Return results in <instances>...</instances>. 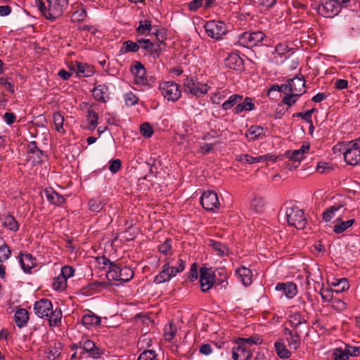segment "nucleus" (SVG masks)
Here are the masks:
<instances>
[{
    "label": "nucleus",
    "mask_w": 360,
    "mask_h": 360,
    "mask_svg": "<svg viewBox=\"0 0 360 360\" xmlns=\"http://www.w3.org/2000/svg\"><path fill=\"white\" fill-rule=\"evenodd\" d=\"M205 29L207 35L215 39H221L227 32L226 24L221 21H208L205 25Z\"/></svg>",
    "instance_id": "0eeeda50"
},
{
    "label": "nucleus",
    "mask_w": 360,
    "mask_h": 360,
    "mask_svg": "<svg viewBox=\"0 0 360 360\" xmlns=\"http://www.w3.org/2000/svg\"><path fill=\"white\" fill-rule=\"evenodd\" d=\"M131 72L134 76V82L137 84H146L148 79L146 77V70L143 64L136 62L134 66L131 67Z\"/></svg>",
    "instance_id": "dca6fc26"
},
{
    "label": "nucleus",
    "mask_w": 360,
    "mask_h": 360,
    "mask_svg": "<svg viewBox=\"0 0 360 360\" xmlns=\"http://www.w3.org/2000/svg\"><path fill=\"white\" fill-rule=\"evenodd\" d=\"M331 306L337 311H341L346 309V304L340 298L335 297L331 302Z\"/></svg>",
    "instance_id": "052dcab7"
},
{
    "label": "nucleus",
    "mask_w": 360,
    "mask_h": 360,
    "mask_svg": "<svg viewBox=\"0 0 360 360\" xmlns=\"http://www.w3.org/2000/svg\"><path fill=\"white\" fill-rule=\"evenodd\" d=\"M172 262H173V259H172L170 258H166L164 260V264L162 266L161 271L154 278V282L155 283L160 284V283H163L165 282H168L173 277L175 276L171 270V264L172 263Z\"/></svg>",
    "instance_id": "ddd939ff"
},
{
    "label": "nucleus",
    "mask_w": 360,
    "mask_h": 360,
    "mask_svg": "<svg viewBox=\"0 0 360 360\" xmlns=\"http://www.w3.org/2000/svg\"><path fill=\"white\" fill-rule=\"evenodd\" d=\"M265 205V201L263 198L255 197L250 202V208L255 212H260L262 211Z\"/></svg>",
    "instance_id": "a19ab883"
},
{
    "label": "nucleus",
    "mask_w": 360,
    "mask_h": 360,
    "mask_svg": "<svg viewBox=\"0 0 360 360\" xmlns=\"http://www.w3.org/2000/svg\"><path fill=\"white\" fill-rule=\"evenodd\" d=\"M282 88L285 94L297 93L298 95L302 96L305 92V81L303 77L296 76L289 79L286 84H282Z\"/></svg>",
    "instance_id": "6e6552de"
},
{
    "label": "nucleus",
    "mask_w": 360,
    "mask_h": 360,
    "mask_svg": "<svg viewBox=\"0 0 360 360\" xmlns=\"http://www.w3.org/2000/svg\"><path fill=\"white\" fill-rule=\"evenodd\" d=\"M254 108L255 104L252 103V98L246 97L242 103H238L236 106L234 110L236 113H240L243 111H251Z\"/></svg>",
    "instance_id": "4c0bfd02"
},
{
    "label": "nucleus",
    "mask_w": 360,
    "mask_h": 360,
    "mask_svg": "<svg viewBox=\"0 0 360 360\" xmlns=\"http://www.w3.org/2000/svg\"><path fill=\"white\" fill-rule=\"evenodd\" d=\"M0 83L4 87L5 89L9 92L13 94L15 92L14 85L11 79H8L4 77L0 78Z\"/></svg>",
    "instance_id": "0e129e2a"
},
{
    "label": "nucleus",
    "mask_w": 360,
    "mask_h": 360,
    "mask_svg": "<svg viewBox=\"0 0 360 360\" xmlns=\"http://www.w3.org/2000/svg\"><path fill=\"white\" fill-rule=\"evenodd\" d=\"M82 323L86 328H91L96 327L101 324V318L93 312L89 311L88 313L85 314L82 319Z\"/></svg>",
    "instance_id": "393cba45"
},
{
    "label": "nucleus",
    "mask_w": 360,
    "mask_h": 360,
    "mask_svg": "<svg viewBox=\"0 0 360 360\" xmlns=\"http://www.w3.org/2000/svg\"><path fill=\"white\" fill-rule=\"evenodd\" d=\"M138 43L140 44V47L145 49L148 52H153V47L154 44L149 39H138Z\"/></svg>",
    "instance_id": "338daca9"
},
{
    "label": "nucleus",
    "mask_w": 360,
    "mask_h": 360,
    "mask_svg": "<svg viewBox=\"0 0 360 360\" xmlns=\"http://www.w3.org/2000/svg\"><path fill=\"white\" fill-rule=\"evenodd\" d=\"M61 345L60 342L55 343L53 347H51L48 352L47 357L49 359H56L60 354Z\"/></svg>",
    "instance_id": "3c124183"
},
{
    "label": "nucleus",
    "mask_w": 360,
    "mask_h": 360,
    "mask_svg": "<svg viewBox=\"0 0 360 360\" xmlns=\"http://www.w3.org/2000/svg\"><path fill=\"white\" fill-rule=\"evenodd\" d=\"M151 30V21L149 20L139 21V25L136 28V32L139 35H144L147 32Z\"/></svg>",
    "instance_id": "49530a36"
},
{
    "label": "nucleus",
    "mask_w": 360,
    "mask_h": 360,
    "mask_svg": "<svg viewBox=\"0 0 360 360\" xmlns=\"http://www.w3.org/2000/svg\"><path fill=\"white\" fill-rule=\"evenodd\" d=\"M156 357L155 352L153 350H146L139 356L138 360H154Z\"/></svg>",
    "instance_id": "e2e57ef3"
},
{
    "label": "nucleus",
    "mask_w": 360,
    "mask_h": 360,
    "mask_svg": "<svg viewBox=\"0 0 360 360\" xmlns=\"http://www.w3.org/2000/svg\"><path fill=\"white\" fill-rule=\"evenodd\" d=\"M289 323L295 328V330H301L302 326H306L307 321L300 312H295L289 316Z\"/></svg>",
    "instance_id": "bb28decb"
},
{
    "label": "nucleus",
    "mask_w": 360,
    "mask_h": 360,
    "mask_svg": "<svg viewBox=\"0 0 360 360\" xmlns=\"http://www.w3.org/2000/svg\"><path fill=\"white\" fill-rule=\"evenodd\" d=\"M268 156H257L252 157L248 154L238 155L236 156V160L241 163L254 164L266 160Z\"/></svg>",
    "instance_id": "7c9ffc66"
},
{
    "label": "nucleus",
    "mask_w": 360,
    "mask_h": 360,
    "mask_svg": "<svg viewBox=\"0 0 360 360\" xmlns=\"http://www.w3.org/2000/svg\"><path fill=\"white\" fill-rule=\"evenodd\" d=\"M274 348L277 355L281 359H288L292 355V352L287 349L282 340L275 342Z\"/></svg>",
    "instance_id": "c756f323"
},
{
    "label": "nucleus",
    "mask_w": 360,
    "mask_h": 360,
    "mask_svg": "<svg viewBox=\"0 0 360 360\" xmlns=\"http://www.w3.org/2000/svg\"><path fill=\"white\" fill-rule=\"evenodd\" d=\"M265 37V34L261 31L246 32L240 36L239 41L244 46L251 47L257 45Z\"/></svg>",
    "instance_id": "9d476101"
},
{
    "label": "nucleus",
    "mask_w": 360,
    "mask_h": 360,
    "mask_svg": "<svg viewBox=\"0 0 360 360\" xmlns=\"http://www.w3.org/2000/svg\"><path fill=\"white\" fill-rule=\"evenodd\" d=\"M159 89L163 97L168 101H177L181 95L180 86L174 82H163L159 85Z\"/></svg>",
    "instance_id": "39448f33"
},
{
    "label": "nucleus",
    "mask_w": 360,
    "mask_h": 360,
    "mask_svg": "<svg viewBox=\"0 0 360 360\" xmlns=\"http://www.w3.org/2000/svg\"><path fill=\"white\" fill-rule=\"evenodd\" d=\"M44 156V154L42 150L40 149L38 150H36L35 153H34L32 155H29V160L32 162L34 165L39 164L43 161V157Z\"/></svg>",
    "instance_id": "13d9d810"
},
{
    "label": "nucleus",
    "mask_w": 360,
    "mask_h": 360,
    "mask_svg": "<svg viewBox=\"0 0 360 360\" xmlns=\"http://www.w3.org/2000/svg\"><path fill=\"white\" fill-rule=\"evenodd\" d=\"M53 119L56 127V130L60 133H65V131L63 129V123H64V117L59 112H56L53 115Z\"/></svg>",
    "instance_id": "ea45409f"
},
{
    "label": "nucleus",
    "mask_w": 360,
    "mask_h": 360,
    "mask_svg": "<svg viewBox=\"0 0 360 360\" xmlns=\"http://www.w3.org/2000/svg\"><path fill=\"white\" fill-rule=\"evenodd\" d=\"M14 317L15 322L19 328L24 327L29 319L28 312L25 309H18L15 313Z\"/></svg>",
    "instance_id": "2f4dec72"
},
{
    "label": "nucleus",
    "mask_w": 360,
    "mask_h": 360,
    "mask_svg": "<svg viewBox=\"0 0 360 360\" xmlns=\"http://www.w3.org/2000/svg\"><path fill=\"white\" fill-rule=\"evenodd\" d=\"M89 210L92 212H99L103 208V205L100 200L91 199L89 201Z\"/></svg>",
    "instance_id": "680f3d73"
},
{
    "label": "nucleus",
    "mask_w": 360,
    "mask_h": 360,
    "mask_svg": "<svg viewBox=\"0 0 360 360\" xmlns=\"http://www.w3.org/2000/svg\"><path fill=\"white\" fill-rule=\"evenodd\" d=\"M159 251L163 255H167L172 250V240L167 239L162 244L158 247Z\"/></svg>",
    "instance_id": "bf43d9fd"
},
{
    "label": "nucleus",
    "mask_w": 360,
    "mask_h": 360,
    "mask_svg": "<svg viewBox=\"0 0 360 360\" xmlns=\"http://www.w3.org/2000/svg\"><path fill=\"white\" fill-rule=\"evenodd\" d=\"M215 274L211 269L205 266L200 269V288L202 292L208 291L214 285Z\"/></svg>",
    "instance_id": "f8f14e48"
},
{
    "label": "nucleus",
    "mask_w": 360,
    "mask_h": 360,
    "mask_svg": "<svg viewBox=\"0 0 360 360\" xmlns=\"http://www.w3.org/2000/svg\"><path fill=\"white\" fill-rule=\"evenodd\" d=\"M231 353L233 360H250L252 356L250 348H243L238 345L232 348Z\"/></svg>",
    "instance_id": "6ab92c4d"
},
{
    "label": "nucleus",
    "mask_w": 360,
    "mask_h": 360,
    "mask_svg": "<svg viewBox=\"0 0 360 360\" xmlns=\"http://www.w3.org/2000/svg\"><path fill=\"white\" fill-rule=\"evenodd\" d=\"M98 115L94 110H88L87 112V120L90 124L88 127L89 129H94L98 125Z\"/></svg>",
    "instance_id": "de8ad7c7"
},
{
    "label": "nucleus",
    "mask_w": 360,
    "mask_h": 360,
    "mask_svg": "<svg viewBox=\"0 0 360 360\" xmlns=\"http://www.w3.org/2000/svg\"><path fill=\"white\" fill-rule=\"evenodd\" d=\"M208 245L212 247L218 255L224 256L229 253V249L226 245L212 239H210Z\"/></svg>",
    "instance_id": "e433bc0d"
},
{
    "label": "nucleus",
    "mask_w": 360,
    "mask_h": 360,
    "mask_svg": "<svg viewBox=\"0 0 360 360\" xmlns=\"http://www.w3.org/2000/svg\"><path fill=\"white\" fill-rule=\"evenodd\" d=\"M342 207L343 206L341 204H335L327 208L323 212V220L326 222L330 221L335 217L336 212L342 209Z\"/></svg>",
    "instance_id": "c9c22d12"
},
{
    "label": "nucleus",
    "mask_w": 360,
    "mask_h": 360,
    "mask_svg": "<svg viewBox=\"0 0 360 360\" xmlns=\"http://www.w3.org/2000/svg\"><path fill=\"white\" fill-rule=\"evenodd\" d=\"M76 66H77V74L79 77H90L94 72V68L91 65H87L86 63L77 62Z\"/></svg>",
    "instance_id": "473e14b6"
},
{
    "label": "nucleus",
    "mask_w": 360,
    "mask_h": 360,
    "mask_svg": "<svg viewBox=\"0 0 360 360\" xmlns=\"http://www.w3.org/2000/svg\"><path fill=\"white\" fill-rule=\"evenodd\" d=\"M20 263L22 270L25 273H30L31 269L37 266L35 258L29 253L20 255Z\"/></svg>",
    "instance_id": "aec40b11"
},
{
    "label": "nucleus",
    "mask_w": 360,
    "mask_h": 360,
    "mask_svg": "<svg viewBox=\"0 0 360 360\" xmlns=\"http://www.w3.org/2000/svg\"><path fill=\"white\" fill-rule=\"evenodd\" d=\"M34 310L35 314L41 319H48L51 326H56L62 319V311L56 307L53 308L51 302L48 299H41L34 304Z\"/></svg>",
    "instance_id": "f257e3e1"
},
{
    "label": "nucleus",
    "mask_w": 360,
    "mask_h": 360,
    "mask_svg": "<svg viewBox=\"0 0 360 360\" xmlns=\"http://www.w3.org/2000/svg\"><path fill=\"white\" fill-rule=\"evenodd\" d=\"M74 273L75 269L72 266H65L61 269L60 275L68 280V278L73 276Z\"/></svg>",
    "instance_id": "69168bd1"
},
{
    "label": "nucleus",
    "mask_w": 360,
    "mask_h": 360,
    "mask_svg": "<svg viewBox=\"0 0 360 360\" xmlns=\"http://www.w3.org/2000/svg\"><path fill=\"white\" fill-rule=\"evenodd\" d=\"M344 157L348 165L354 166L360 164V147L356 146V143L349 142Z\"/></svg>",
    "instance_id": "9b49d317"
},
{
    "label": "nucleus",
    "mask_w": 360,
    "mask_h": 360,
    "mask_svg": "<svg viewBox=\"0 0 360 360\" xmlns=\"http://www.w3.org/2000/svg\"><path fill=\"white\" fill-rule=\"evenodd\" d=\"M44 193L47 200L53 205L58 206L61 205L65 200V198L62 195H60L51 188L45 189Z\"/></svg>",
    "instance_id": "cd10ccee"
},
{
    "label": "nucleus",
    "mask_w": 360,
    "mask_h": 360,
    "mask_svg": "<svg viewBox=\"0 0 360 360\" xmlns=\"http://www.w3.org/2000/svg\"><path fill=\"white\" fill-rule=\"evenodd\" d=\"M47 5L42 0H34L35 6L48 20H54L60 17L68 5V0H46Z\"/></svg>",
    "instance_id": "f03ea898"
},
{
    "label": "nucleus",
    "mask_w": 360,
    "mask_h": 360,
    "mask_svg": "<svg viewBox=\"0 0 360 360\" xmlns=\"http://www.w3.org/2000/svg\"><path fill=\"white\" fill-rule=\"evenodd\" d=\"M186 261L182 258H179L175 266L171 264L172 272L176 276L178 273L182 272L185 269Z\"/></svg>",
    "instance_id": "4d7b16f0"
},
{
    "label": "nucleus",
    "mask_w": 360,
    "mask_h": 360,
    "mask_svg": "<svg viewBox=\"0 0 360 360\" xmlns=\"http://www.w3.org/2000/svg\"><path fill=\"white\" fill-rule=\"evenodd\" d=\"M11 255V250L8 246L4 244L0 246V262L7 260Z\"/></svg>",
    "instance_id": "6e6d98bb"
},
{
    "label": "nucleus",
    "mask_w": 360,
    "mask_h": 360,
    "mask_svg": "<svg viewBox=\"0 0 360 360\" xmlns=\"http://www.w3.org/2000/svg\"><path fill=\"white\" fill-rule=\"evenodd\" d=\"M184 85L188 91L197 97L206 94L210 89L207 84L200 83L193 77H187Z\"/></svg>",
    "instance_id": "423d86ee"
},
{
    "label": "nucleus",
    "mask_w": 360,
    "mask_h": 360,
    "mask_svg": "<svg viewBox=\"0 0 360 360\" xmlns=\"http://www.w3.org/2000/svg\"><path fill=\"white\" fill-rule=\"evenodd\" d=\"M262 339L257 335H254L249 338H241L236 340V345H238L243 348H250V347L253 345H257L262 344Z\"/></svg>",
    "instance_id": "c85d7f7f"
},
{
    "label": "nucleus",
    "mask_w": 360,
    "mask_h": 360,
    "mask_svg": "<svg viewBox=\"0 0 360 360\" xmlns=\"http://www.w3.org/2000/svg\"><path fill=\"white\" fill-rule=\"evenodd\" d=\"M243 99V96L238 94L231 96L227 101L222 104V108L225 110L231 109L238 101Z\"/></svg>",
    "instance_id": "37998d69"
},
{
    "label": "nucleus",
    "mask_w": 360,
    "mask_h": 360,
    "mask_svg": "<svg viewBox=\"0 0 360 360\" xmlns=\"http://www.w3.org/2000/svg\"><path fill=\"white\" fill-rule=\"evenodd\" d=\"M354 223V219H349L345 221H341L333 226V231L336 233H341L351 227Z\"/></svg>",
    "instance_id": "c03bdc74"
},
{
    "label": "nucleus",
    "mask_w": 360,
    "mask_h": 360,
    "mask_svg": "<svg viewBox=\"0 0 360 360\" xmlns=\"http://www.w3.org/2000/svg\"><path fill=\"white\" fill-rule=\"evenodd\" d=\"M285 219L288 224L297 229H304L307 221L304 211L296 205L288 207L285 209Z\"/></svg>",
    "instance_id": "7ed1b4c3"
},
{
    "label": "nucleus",
    "mask_w": 360,
    "mask_h": 360,
    "mask_svg": "<svg viewBox=\"0 0 360 360\" xmlns=\"http://www.w3.org/2000/svg\"><path fill=\"white\" fill-rule=\"evenodd\" d=\"M2 226L12 232H17L19 230V223L15 218L11 214H7L1 217Z\"/></svg>",
    "instance_id": "5701e85b"
},
{
    "label": "nucleus",
    "mask_w": 360,
    "mask_h": 360,
    "mask_svg": "<svg viewBox=\"0 0 360 360\" xmlns=\"http://www.w3.org/2000/svg\"><path fill=\"white\" fill-rule=\"evenodd\" d=\"M140 49V44L136 42H134L131 40H128L124 41L120 49V52L122 53H127L129 52H137Z\"/></svg>",
    "instance_id": "58836bf2"
},
{
    "label": "nucleus",
    "mask_w": 360,
    "mask_h": 360,
    "mask_svg": "<svg viewBox=\"0 0 360 360\" xmlns=\"http://www.w3.org/2000/svg\"><path fill=\"white\" fill-rule=\"evenodd\" d=\"M80 347L86 352L89 356L94 359H98L101 356V355L103 353V351L96 347V344L89 340L84 339L79 342Z\"/></svg>",
    "instance_id": "2eb2a0df"
},
{
    "label": "nucleus",
    "mask_w": 360,
    "mask_h": 360,
    "mask_svg": "<svg viewBox=\"0 0 360 360\" xmlns=\"http://www.w3.org/2000/svg\"><path fill=\"white\" fill-rule=\"evenodd\" d=\"M124 100L127 105H134L137 103L139 98L132 92H129L125 94Z\"/></svg>",
    "instance_id": "774afa93"
},
{
    "label": "nucleus",
    "mask_w": 360,
    "mask_h": 360,
    "mask_svg": "<svg viewBox=\"0 0 360 360\" xmlns=\"http://www.w3.org/2000/svg\"><path fill=\"white\" fill-rule=\"evenodd\" d=\"M108 86L106 84H99L93 90L94 98L101 102L105 103L108 98Z\"/></svg>",
    "instance_id": "a878e982"
},
{
    "label": "nucleus",
    "mask_w": 360,
    "mask_h": 360,
    "mask_svg": "<svg viewBox=\"0 0 360 360\" xmlns=\"http://www.w3.org/2000/svg\"><path fill=\"white\" fill-rule=\"evenodd\" d=\"M285 94L286 96L283 98L282 103L288 105V106L293 105L300 96L297 93H289Z\"/></svg>",
    "instance_id": "603ef678"
},
{
    "label": "nucleus",
    "mask_w": 360,
    "mask_h": 360,
    "mask_svg": "<svg viewBox=\"0 0 360 360\" xmlns=\"http://www.w3.org/2000/svg\"><path fill=\"white\" fill-rule=\"evenodd\" d=\"M266 129L259 125L251 126L247 131L245 136L250 141H255L257 139H262L266 135Z\"/></svg>",
    "instance_id": "b1692460"
},
{
    "label": "nucleus",
    "mask_w": 360,
    "mask_h": 360,
    "mask_svg": "<svg viewBox=\"0 0 360 360\" xmlns=\"http://www.w3.org/2000/svg\"><path fill=\"white\" fill-rule=\"evenodd\" d=\"M225 65L229 69L240 71L243 68V60L238 53H231L226 58Z\"/></svg>",
    "instance_id": "f3484780"
},
{
    "label": "nucleus",
    "mask_w": 360,
    "mask_h": 360,
    "mask_svg": "<svg viewBox=\"0 0 360 360\" xmlns=\"http://www.w3.org/2000/svg\"><path fill=\"white\" fill-rule=\"evenodd\" d=\"M309 150V145H302L300 149L292 151H287L286 156L292 161L300 162L304 158V155Z\"/></svg>",
    "instance_id": "4be33fe9"
},
{
    "label": "nucleus",
    "mask_w": 360,
    "mask_h": 360,
    "mask_svg": "<svg viewBox=\"0 0 360 360\" xmlns=\"http://www.w3.org/2000/svg\"><path fill=\"white\" fill-rule=\"evenodd\" d=\"M236 272L240 278L243 285H248L251 283L252 275V271L250 269L242 266L238 268Z\"/></svg>",
    "instance_id": "f704fd0d"
},
{
    "label": "nucleus",
    "mask_w": 360,
    "mask_h": 360,
    "mask_svg": "<svg viewBox=\"0 0 360 360\" xmlns=\"http://www.w3.org/2000/svg\"><path fill=\"white\" fill-rule=\"evenodd\" d=\"M134 271L127 266L111 264L110 270L106 273L108 281H129L134 276Z\"/></svg>",
    "instance_id": "20e7f679"
},
{
    "label": "nucleus",
    "mask_w": 360,
    "mask_h": 360,
    "mask_svg": "<svg viewBox=\"0 0 360 360\" xmlns=\"http://www.w3.org/2000/svg\"><path fill=\"white\" fill-rule=\"evenodd\" d=\"M140 131L142 136H143L146 138L151 137L153 134V127L148 122H145L141 125Z\"/></svg>",
    "instance_id": "5fc2aeb1"
},
{
    "label": "nucleus",
    "mask_w": 360,
    "mask_h": 360,
    "mask_svg": "<svg viewBox=\"0 0 360 360\" xmlns=\"http://www.w3.org/2000/svg\"><path fill=\"white\" fill-rule=\"evenodd\" d=\"M52 287L55 290H64L67 287V280L58 275L53 278Z\"/></svg>",
    "instance_id": "79ce46f5"
},
{
    "label": "nucleus",
    "mask_w": 360,
    "mask_h": 360,
    "mask_svg": "<svg viewBox=\"0 0 360 360\" xmlns=\"http://www.w3.org/2000/svg\"><path fill=\"white\" fill-rule=\"evenodd\" d=\"M332 358L334 360H348L349 355L347 349H343L340 347L334 349L332 353Z\"/></svg>",
    "instance_id": "a18cd8bd"
},
{
    "label": "nucleus",
    "mask_w": 360,
    "mask_h": 360,
    "mask_svg": "<svg viewBox=\"0 0 360 360\" xmlns=\"http://www.w3.org/2000/svg\"><path fill=\"white\" fill-rule=\"evenodd\" d=\"M341 9L331 0H325L324 2L318 7V11L320 14L326 18H330L338 15Z\"/></svg>",
    "instance_id": "4468645a"
},
{
    "label": "nucleus",
    "mask_w": 360,
    "mask_h": 360,
    "mask_svg": "<svg viewBox=\"0 0 360 360\" xmlns=\"http://www.w3.org/2000/svg\"><path fill=\"white\" fill-rule=\"evenodd\" d=\"M200 203L204 209L212 212H214L220 206L218 195L217 193L212 191H207L202 194Z\"/></svg>",
    "instance_id": "1a4fd4ad"
},
{
    "label": "nucleus",
    "mask_w": 360,
    "mask_h": 360,
    "mask_svg": "<svg viewBox=\"0 0 360 360\" xmlns=\"http://www.w3.org/2000/svg\"><path fill=\"white\" fill-rule=\"evenodd\" d=\"M176 333V329L173 324L169 323L168 326H165L164 330V336L167 341H172L174 339Z\"/></svg>",
    "instance_id": "8fccbe9b"
},
{
    "label": "nucleus",
    "mask_w": 360,
    "mask_h": 360,
    "mask_svg": "<svg viewBox=\"0 0 360 360\" xmlns=\"http://www.w3.org/2000/svg\"><path fill=\"white\" fill-rule=\"evenodd\" d=\"M300 333H302L301 330H290L288 328L285 330V334L288 335L289 337L286 338L288 347L290 349H297L300 345V336L299 335Z\"/></svg>",
    "instance_id": "412c9836"
},
{
    "label": "nucleus",
    "mask_w": 360,
    "mask_h": 360,
    "mask_svg": "<svg viewBox=\"0 0 360 360\" xmlns=\"http://www.w3.org/2000/svg\"><path fill=\"white\" fill-rule=\"evenodd\" d=\"M86 17L87 12L86 8L82 5H79L75 8L72 13L71 20L73 22H80L84 21Z\"/></svg>",
    "instance_id": "72a5a7b5"
},
{
    "label": "nucleus",
    "mask_w": 360,
    "mask_h": 360,
    "mask_svg": "<svg viewBox=\"0 0 360 360\" xmlns=\"http://www.w3.org/2000/svg\"><path fill=\"white\" fill-rule=\"evenodd\" d=\"M320 295L323 302H331L333 299L336 297L334 295V291L331 288H321Z\"/></svg>",
    "instance_id": "09e8293b"
},
{
    "label": "nucleus",
    "mask_w": 360,
    "mask_h": 360,
    "mask_svg": "<svg viewBox=\"0 0 360 360\" xmlns=\"http://www.w3.org/2000/svg\"><path fill=\"white\" fill-rule=\"evenodd\" d=\"M292 48H290L286 42L279 43L275 47L276 53L280 56H284Z\"/></svg>",
    "instance_id": "864d4df0"
},
{
    "label": "nucleus",
    "mask_w": 360,
    "mask_h": 360,
    "mask_svg": "<svg viewBox=\"0 0 360 360\" xmlns=\"http://www.w3.org/2000/svg\"><path fill=\"white\" fill-rule=\"evenodd\" d=\"M277 291H281L288 299L294 297L297 292V285L292 282L278 283L276 286Z\"/></svg>",
    "instance_id": "a211bd4d"
}]
</instances>
